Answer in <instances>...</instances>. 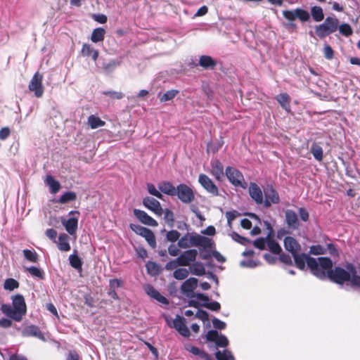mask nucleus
<instances>
[{
  "label": "nucleus",
  "mask_w": 360,
  "mask_h": 360,
  "mask_svg": "<svg viewBox=\"0 0 360 360\" xmlns=\"http://www.w3.org/2000/svg\"><path fill=\"white\" fill-rule=\"evenodd\" d=\"M346 269L336 266L334 269L327 273V277L332 281L342 285L349 281L352 287L360 288V276L357 275L356 267L348 263L345 266Z\"/></svg>",
  "instance_id": "1"
},
{
  "label": "nucleus",
  "mask_w": 360,
  "mask_h": 360,
  "mask_svg": "<svg viewBox=\"0 0 360 360\" xmlns=\"http://www.w3.org/2000/svg\"><path fill=\"white\" fill-rule=\"evenodd\" d=\"M13 306L3 304L1 306V311L6 316L15 321H20L22 316L26 314L27 307L25 299L21 295H16L13 297Z\"/></svg>",
  "instance_id": "2"
},
{
  "label": "nucleus",
  "mask_w": 360,
  "mask_h": 360,
  "mask_svg": "<svg viewBox=\"0 0 360 360\" xmlns=\"http://www.w3.org/2000/svg\"><path fill=\"white\" fill-rule=\"evenodd\" d=\"M292 256L293 257L296 266L300 269L304 270L305 269V264H307L311 273L315 276H323V274L317 270L318 262L316 259L308 257L305 253H299V252L292 255Z\"/></svg>",
  "instance_id": "3"
},
{
  "label": "nucleus",
  "mask_w": 360,
  "mask_h": 360,
  "mask_svg": "<svg viewBox=\"0 0 360 360\" xmlns=\"http://www.w3.org/2000/svg\"><path fill=\"white\" fill-rule=\"evenodd\" d=\"M339 21L335 17H327L324 22L315 27L316 35L323 39L335 32L338 27Z\"/></svg>",
  "instance_id": "4"
},
{
  "label": "nucleus",
  "mask_w": 360,
  "mask_h": 360,
  "mask_svg": "<svg viewBox=\"0 0 360 360\" xmlns=\"http://www.w3.org/2000/svg\"><path fill=\"white\" fill-rule=\"evenodd\" d=\"M226 176L229 181L235 186L245 188L247 183L245 181L243 174L232 167H227L226 169Z\"/></svg>",
  "instance_id": "5"
},
{
  "label": "nucleus",
  "mask_w": 360,
  "mask_h": 360,
  "mask_svg": "<svg viewBox=\"0 0 360 360\" xmlns=\"http://www.w3.org/2000/svg\"><path fill=\"white\" fill-rule=\"evenodd\" d=\"M282 13L284 18L288 21H295L296 19H299L304 22L308 21L310 18L309 12L300 8L294 10H284Z\"/></svg>",
  "instance_id": "6"
},
{
  "label": "nucleus",
  "mask_w": 360,
  "mask_h": 360,
  "mask_svg": "<svg viewBox=\"0 0 360 360\" xmlns=\"http://www.w3.org/2000/svg\"><path fill=\"white\" fill-rule=\"evenodd\" d=\"M178 198L184 203L188 204L195 199V194L193 189L185 184H180L176 186Z\"/></svg>",
  "instance_id": "7"
},
{
  "label": "nucleus",
  "mask_w": 360,
  "mask_h": 360,
  "mask_svg": "<svg viewBox=\"0 0 360 360\" xmlns=\"http://www.w3.org/2000/svg\"><path fill=\"white\" fill-rule=\"evenodd\" d=\"M43 76L37 72L31 79L28 89L30 91L34 92V96L37 98H41L44 91V89L42 84Z\"/></svg>",
  "instance_id": "8"
},
{
  "label": "nucleus",
  "mask_w": 360,
  "mask_h": 360,
  "mask_svg": "<svg viewBox=\"0 0 360 360\" xmlns=\"http://www.w3.org/2000/svg\"><path fill=\"white\" fill-rule=\"evenodd\" d=\"M74 214L79 216V212L77 210H72L69 212V215ZM61 223L70 235H75L76 233L78 227V217H70L68 219L63 218L61 219Z\"/></svg>",
  "instance_id": "9"
},
{
  "label": "nucleus",
  "mask_w": 360,
  "mask_h": 360,
  "mask_svg": "<svg viewBox=\"0 0 360 360\" xmlns=\"http://www.w3.org/2000/svg\"><path fill=\"white\" fill-rule=\"evenodd\" d=\"M198 182L207 193L214 196L219 195L218 187L207 175L200 174L198 176Z\"/></svg>",
  "instance_id": "10"
},
{
  "label": "nucleus",
  "mask_w": 360,
  "mask_h": 360,
  "mask_svg": "<svg viewBox=\"0 0 360 360\" xmlns=\"http://www.w3.org/2000/svg\"><path fill=\"white\" fill-rule=\"evenodd\" d=\"M205 337L207 341L214 342L217 347H226L229 345L227 338L224 335L219 333L216 330H209Z\"/></svg>",
  "instance_id": "11"
},
{
  "label": "nucleus",
  "mask_w": 360,
  "mask_h": 360,
  "mask_svg": "<svg viewBox=\"0 0 360 360\" xmlns=\"http://www.w3.org/2000/svg\"><path fill=\"white\" fill-rule=\"evenodd\" d=\"M189 238L191 247H202L205 250H208L211 249L214 245V242L211 238L200 235L191 236Z\"/></svg>",
  "instance_id": "12"
},
{
  "label": "nucleus",
  "mask_w": 360,
  "mask_h": 360,
  "mask_svg": "<svg viewBox=\"0 0 360 360\" xmlns=\"http://www.w3.org/2000/svg\"><path fill=\"white\" fill-rule=\"evenodd\" d=\"M265 200H263L264 207H269L271 205L278 204L280 201L278 193L271 186H268L264 190Z\"/></svg>",
  "instance_id": "13"
},
{
  "label": "nucleus",
  "mask_w": 360,
  "mask_h": 360,
  "mask_svg": "<svg viewBox=\"0 0 360 360\" xmlns=\"http://www.w3.org/2000/svg\"><path fill=\"white\" fill-rule=\"evenodd\" d=\"M197 286L198 279L195 278H189L182 283L181 290L187 297H194V290Z\"/></svg>",
  "instance_id": "14"
},
{
  "label": "nucleus",
  "mask_w": 360,
  "mask_h": 360,
  "mask_svg": "<svg viewBox=\"0 0 360 360\" xmlns=\"http://www.w3.org/2000/svg\"><path fill=\"white\" fill-rule=\"evenodd\" d=\"M198 256V251L195 249H191L183 252L179 257L180 266H190L191 262H194Z\"/></svg>",
  "instance_id": "15"
},
{
  "label": "nucleus",
  "mask_w": 360,
  "mask_h": 360,
  "mask_svg": "<svg viewBox=\"0 0 360 360\" xmlns=\"http://www.w3.org/2000/svg\"><path fill=\"white\" fill-rule=\"evenodd\" d=\"M316 261L318 262L317 270L323 274V276L318 278L320 279H324L328 276V271L333 270L331 269L333 266V262L330 258L326 257H319Z\"/></svg>",
  "instance_id": "16"
},
{
  "label": "nucleus",
  "mask_w": 360,
  "mask_h": 360,
  "mask_svg": "<svg viewBox=\"0 0 360 360\" xmlns=\"http://www.w3.org/2000/svg\"><path fill=\"white\" fill-rule=\"evenodd\" d=\"M211 170L210 173L218 181H221L224 176V166L221 162L215 159L212 160L210 162Z\"/></svg>",
  "instance_id": "17"
},
{
  "label": "nucleus",
  "mask_w": 360,
  "mask_h": 360,
  "mask_svg": "<svg viewBox=\"0 0 360 360\" xmlns=\"http://www.w3.org/2000/svg\"><path fill=\"white\" fill-rule=\"evenodd\" d=\"M174 328L184 337H189L190 331L185 324V319L182 316L177 315L173 321Z\"/></svg>",
  "instance_id": "18"
},
{
  "label": "nucleus",
  "mask_w": 360,
  "mask_h": 360,
  "mask_svg": "<svg viewBox=\"0 0 360 360\" xmlns=\"http://www.w3.org/2000/svg\"><path fill=\"white\" fill-rule=\"evenodd\" d=\"M134 214L141 223L144 224L151 226H157L158 224L153 218L143 210L134 209Z\"/></svg>",
  "instance_id": "19"
},
{
  "label": "nucleus",
  "mask_w": 360,
  "mask_h": 360,
  "mask_svg": "<svg viewBox=\"0 0 360 360\" xmlns=\"http://www.w3.org/2000/svg\"><path fill=\"white\" fill-rule=\"evenodd\" d=\"M143 205L157 214H162V209L159 201L151 197H146L143 199Z\"/></svg>",
  "instance_id": "20"
},
{
  "label": "nucleus",
  "mask_w": 360,
  "mask_h": 360,
  "mask_svg": "<svg viewBox=\"0 0 360 360\" xmlns=\"http://www.w3.org/2000/svg\"><path fill=\"white\" fill-rule=\"evenodd\" d=\"M285 221L289 228L297 229L300 226L297 213L292 210H287L285 212Z\"/></svg>",
  "instance_id": "21"
},
{
  "label": "nucleus",
  "mask_w": 360,
  "mask_h": 360,
  "mask_svg": "<svg viewBox=\"0 0 360 360\" xmlns=\"http://www.w3.org/2000/svg\"><path fill=\"white\" fill-rule=\"evenodd\" d=\"M264 224L266 226V228L269 229V233L267 236V246L271 252L274 254H279L281 252V248L280 245L271 237L272 228L268 221H265Z\"/></svg>",
  "instance_id": "22"
},
{
  "label": "nucleus",
  "mask_w": 360,
  "mask_h": 360,
  "mask_svg": "<svg viewBox=\"0 0 360 360\" xmlns=\"http://www.w3.org/2000/svg\"><path fill=\"white\" fill-rule=\"evenodd\" d=\"M22 334L25 337H36L41 340H45L44 334L37 326L34 325L25 327L22 330Z\"/></svg>",
  "instance_id": "23"
},
{
  "label": "nucleus",
  "mask_w": 360,
  "mask_h": 360,
  "mask_svg": "<svg viewBox=\"0 0 360 360\" xmlns=\"http://www.w3.org/2000/svg\"><path fill=\"white\" fill-rule=\"evenodd\" d=\"M249 194L257 204L263 203V193L261 188L255 183H251L249 186Z\"/></svg>",
  "instance_id": "24"
},
{
  "label": "nucleus",
  "mask_w": 360,
  "mask_h": 360,
  "mask_svg": "<svg viewBox=\"0 0 360 360\" xmlns=\"http://www.w3.org/2000/svg\"><path fill=\"white\" fill-rule=\"evenodd\" d=\"M284 247L285 250L292 255L295 254L301 250V245L299 243L291 236H287L284 239Z\"/></svg>",
  "instance_id": "25"
},
{
  "label": "nucleus",
  "mask_w": 360,
  "mask_h": 360,
  "mask_svg": "<svg viewBox=\"0 0 360 360\" xmlns=\"http://www.w3.org/2000/svg\"><path fill=\"white\" fill-rule=\"evenodd\" d=\"M145 291L152 298L156 300L159 302L167 304H169V302L167 299L162 295L153 286L151 285H147L145 287Z\"/></svg>",
  "instance_id": "26"
},
{
  "label": "nucleus",
  "mask_w": 360,
  "mask_h": 360,
  "mask_svg": "<svg viewBox=\"0 0 360 360\" xmlns=\"http://www.w3.org/2000/svg\"><path fill=\"white\" fill-rule=\"evenodd\" d=\"M158 188L160 192L170 196H175L176 193V187L169 181H162L158 184Z\"/></svg>",
  "instance_id": "27"
},
{
  "label": "nucleus",
  "mask_w": 360,
  "mask_h": 360,
  "mask_svg": "<svg viewBox=\"0 0 360 360\" xmlns=\"http://www.w3.org/2000/svg\"><path fill=\"white\" fill-rule=\"evenodd\" d=\"M198 64L206 70H213L217 65V61L210 56H201L199 58Z\"/></svg>",
  "instance_id": "28"
},
{
  "label": "nucleus",
  "mask_w": 360,
  "mask_h": 360,
  "mask_svg": "<svg viewBox=\"0 0 360 360\" xmlns=\"http://www.w3.org/2000/svg\"><path fill=\"white\" fill-rule=\"evenodd\" d=\"M58 248L60 251L67 252L70 250V245L69 243V237L65 233H61L58 236V241L57 243Z\"/></svg>",
  "instance_id": "29"
},
{
  "label": "nucleus",
  "mask_w": 360,
  "mask_h": 360,
  "mask_svg": "<svg viewBox=\"0 0 360 360\" xmlns=\"http://www.w3.org/2000/svg\"><path fill=\"white\" fill-rule=\"evenodd\" d=\"M82 54L84 56H91L94 61H96L98 57V51L93 49L91 45L84 44L82 46Z\"/></svg>",
  "instance_id": "30"
},
{
  "label": "nucleus",
  "mask_w": 360,
  "mask_h": 360,
  "mask_svg": "<svg viewBox=\"0 0 360 360\" xmlns=\"http://www.w3.org/2000/svg\"><path fill=\"white\" fill-rule=\"evenodd\" d=\"M46 184L50 188V192L53 194L56 193L60 188V184L58 181L56 180L52 176L49 175L46 179Z\"/></svg>",
  "instance_id": "31"
},
{
  "label": "nucleus",
  "mask_w": 360,
  "mask_h": 360,
  "mask_svg": "<svg viewBox=\"0 0 360 360\" xmlns=\"http://www.w3.org/2000/svg\"><path fill=\"white\" fill-rule=\"evenodd\" d=\"M105 31L102 27H98L93 30L91 36V40L94 43L103 41L104 39Z\"/></svg>",
  "instance_id": "32"
},
{
  "label": "nucleus",
  "mask_w": 360,
  "mask_h": 360,
  "mask_svg": "<svg viewBox=\"0 0 360 360\" xmlns=\"http://www.w3.org/2000/svg\"><path fill=\"white\" fill-rule=\"evenodd\" d=\"M189 271L196 276H202L205 274V269L201 262H194L189 266Z\"/></svg>",
  "instance_id": "33"
},
{
  "label": "nucleus",
  "mask_w": 360,
  "mask_h": 360,
  "mask_svg": "<svg viewBox=\"0 0 360 360\" xmlns=\"http://www.w3.org/2000/svg\"><path fill=\"white\" fill-rule=\"evenodd\" d=\"M70 266L81 272L82 271V262L77 254H72L69 256Z\"/></svg>",
  "instance_id": "34"
},
{
  "label": "nucleus",
  "mask_w": 360,
  "mask_h": 360,
  "mask_svg": "<svg viewBox=\"0 0 360 360\" xmlns=\"http://www.w3.org/2000/svg\"><path fill=\"white\" fill-rule=\"evenodd\" d=\"M311 14L314 21L321 22L324 19V14L321 7L318 6H312Z\"/></svg>",
  "instance_id": "35"
},
{
  "label": "nucleus",
  "mask_w": 360,
  "mask_h": 360,
  "mask_svg": "<svg viewBox=\"0 0 360 360\" xmlns=\"http://www.w3.org/2000/svg\"><path fill=\"white\" fill-rule=\"evenodd\" d=\"M310 152L317 161L321 162L323 160V152L322 148L320 146L317 145L316 143H313L311 146Z\"/></svg>",
  "instance_id": "36"
},
{
  "label": "nucleus",
  "mask_w": 360,
  "mask_h": 360,
  "mask_svg": "<svg viewBox=\"0 0 360 360\" xmlns=\"http://www.w3.org/2000/svg\"><path fill=\"white\" fill-rule=\"evenodd\" d=\"M276 101L280 103L283 109L288 110L290 108V96L286 93H283L278 95L276 97Z\"/></svg>",
  "instance_id": "37"
},
{
  "label": "nucleus",
  "mask_w": 360,
  "mask_h": 360,
  "mask_svg": "<svg viewBox=\"0 0 360 360\" xmlns=\"http://www.w3.org/2000/svg\"><path fill=\"white\" fill-rule=\"evenodd\" d=\"M179 94V91L176 89H171L160 95L158 94V97L161 102H167L172 101L177 94Z\"/></svg>",
  "instance_id": "38"
},
{
  "label": "nucleus",
  "mask_w": 360,
  "mask_h": 360,
  "mask_svg": "<svg viewBox=\"0 0 360 360\" xmlns=\"http://www.w3.org/2000/svg\"><path fill=\"white\" fill-rule=\"evenodd\" d=\"M76 193L72 191L65 192L63 194L60 198L57 200L58 202L61 204H65L69 202L73 201L76 199Z\"/></svg>",
  "instance_id": "39"
},
{
  "label": "nucleus",
  "mask_w": 360,
  "mask_h": 360,
  "mask_svg": "<svg viewBox=\"0 0 360 360\" xmlns=\"http://www.w3.org/2000/svg\"><path fill=\"white\" fill-rule=\"evenodd\" d=\"M215 356L217 360H235L232 353L228 349H224L223 352L217 351Z\"/></svg>",
  "instance_id": "40"
},
{
  "label": "nucleus",
  "mask_w": 360,
  "mask_h": 360,
  "mask_svg": "<svg viewBox=\"0 0 360 360\" xmlns=\"http://www.w3.org/2000/svg\"><path fill=\"white\" fill-rule=\"evenodd\" d=\"M88 123L91 129H96L100 127H103L105 124V122L101 120L98 117L91 115L88 118Z\"/></svg>",
  "instance_id": "41"
},
{
  "label": "nucleus",
  "mask_w": 360,
  "mask_h": 360,
  "mask_svg": "<svg viewBox=\"0 0 360 360\" xmlns=\"http://www.w3.org/2000/svg\"><path fill=\"white\" fill-rule=\"evenodd\" d=\"M189 275L188 269L184 268H179L174 270L173 272V276L176 280H184Z\"/></svg>",
  "instance_id": "42"
},
{
  "label": "nucleus",
  "mask_w": 360,
  "mask_h": 360,
  "mask_svg": "<svg viewBox=\"0 0 360 360\" xmlns=\"http://www.w3.org/2000/svg\"><path fill=\"white\" fill-rule=\"evenodd\" d=\"M25 258L31 262H37L39 260V256L37 253L34 250L25 249L22 251Z\"/></svg>",
  "instance_id": "43"
},
{
  "label": "nucleus",
  "mask_w": 360,
  "mask_h": 360,
  "mask_svg": "<svg viewBox=\"0 0 360 360\" xmlns=\"http://www.w3.org/2000/svg\"><path fill=\"white\" fill-rule=\"evenodd\" d=\"M142 236L145 238L146 240L151 248H155L156 247L155 237L151 230L148 229Z\"/></svg>",
  "instance_id": "44"
},
{
  "label": "nucleus",
  "mask_w": 360,
  "mask_h": 360,
  "mask_svg": "<svg viewBox=\"0 0 360 360\" xmlns=\"http://www.w3.org/2000/svg\"><path fill=\"white\" fill-rule=\"evenodd\" d=\"M148 273L151 276L158 275L160 273L159 266L154 262H148L146 264Z\"/></svg>",
  "instance_id": "45"
},
{
  "label": "nucleus",
  "mask_w": 360,
  "mask_h": 360,
  "mask_svg": "<svg viewBox=\"0 0 360 360\" xmlns=\"http://www.w3.org/2000/svg\"><path fill=\"white\" fill-rule=\"evenodd\" d=\"M25 271L29 272L32 276L39 278H44V271L41 269L36 266L25 267Z\"/></svg>",
  "instance_id": "46"
},
{
  "label": "nucleus",
  "mask_w": 360,
  "mask_h": 360,
  "mask_svg": "<svg viewBox=\"0 0 360 360\" xmlns=\"http://www.w3.org/2000/svg\"><path fill=\"white\" fill-rule=\"evenodd\" d=\"M186 349L188 352H190L191 353H192L193 354H194L195 356H200L202 359L203 357H207V354L205 353L203 350L199 349L197 347H195V346H193V345H187L186 346Z\"/></svg>",
  "instance_id": "47"
},
{
  "label": "nucleus",
  "mask_w": 360,
  "mask_h": 360,
  "mask_svg": "<svg viewBox=\"0 0 360 360\" xmlns=\"http://www.w3.org/2000/svg\"><path fill=\"white\" fill-rule=\"evenodd\" d=\"M261 264V262L258 260L248 259L242 260L240 262V266L243 268L254 269Z\"/></svg>",
  "instance_id": "48"
},
{
  "label": "nucleus",
  "mask_w": 360,
  "mask_h": 360,
  "mask_svg": "<svg viewBox=\"0 0 360 360\" xmlns=\"http://www.w3.org/2000/svg\"><path fill=\"white\" fill-rule=\"evenodd\" d=\"M222 144H223L222 141H218L217 142L208 143L207 146V152L215 153L222 146Z\"/></svg>",
  "instance_id": "49"
},
{
  "label": "nucleus",
  "mask_w": 360,
  "mask_h": 360,
  "mask_svg": "<svg viewBox=\"0 0 360 360\" xmlns=\"http://www.w3.org/2000/svg\"><path fill=\"white\" fill-rule=\"evenodd\" d=\"M19 286L18 282L13 278H7L4 284V288L8 290H13Z\"/></svg>",
  "instance_id": "50"
},
{
  "label": "nucleus",
  "mask_w": 360,
  "mask_h": 360,
  "mask_svg": "<svg viewBox=\"0 0 360 360\" xmlns=\"http://www.w3.org/2000/svg\"><path fill=\"white\" fill-rule=\"evenodd\" d=\"M229 236L233 240H235L237 243L242 244V245H245L247 243L250 242V240H248V238H246L245 237L241 236L240 235H239L238 233H237L235 231H232L229 234Z\"/></svg>",
  "instance_id": "51"
},
{
  "label": "nucleus",
  "mask_w": 360,
  "mask_h": 360,
  "mask_svg": "<svg viewBox=\"0 0 360 360\" xmlns=\"http://www.w3.org/2000/svg\"><path fill=\"white\" fill-rule=\"evenodd\" d=\"M120 63L121 62L118 60H112L107 63H104L103 68L106 72H111L120 66Z\"/></svg>",
  "instance_id": "52"
},
{
  "label": "nucleus",
  "mask_w": 360,
  "mask_h": 360,
  "mask_svg": "<svg viewBox=\"0 0 360 360\" xmlns=\"http://www.w3.org/2000/svg\"><path fill=\"white\" fill-rule=\"evenodd\" d=\"M339 32L342 35L348 37L352 34V30L351 26L349 24L344 23L341 25H338Z\"/></svg>",
  "instance_id": "53"
},
{
  "label": "nucleus",
  "mask_w": 360,
  "mask_h": 360,
  "mask_svg": "<svg viewBox=\"0 0 360 360\" xmlns=\"http://www.w3.org/2000/svg\"><path fill=\"white\" fill-rule=\"evenodd\" d=\"M147 189L150 195H154L159 199H162L163 195L158 190L156 189L155 186L153 184L148 183Z\"/></svg>",
  "instance_id": "54"
},
{
  "label": "nucleus",
  "mask_w": 360,
  "mask_h": 360,
  "mask_svg": "<svg viewBox=\"0 0 360 360\" xmlns=\"http://www.w3.org/2000/svg\"><path fill=\"white\" fill-rule=\"evenodd\" d=\"M180 235L181 234L178 231L172 230L167 233L166 238L168 241L174 243L179 240Z\"/></svg>",
  "instance_id": "55"
},
{
  "label": "nucleus",
  "mask_w": 360,
  "mask_h": 360,
  "mask_svg": "<svg viewBox=\"0 0 360 360\" xmlns=\"http://www.w3.org/2000/svg\"><path fill=\"white\" fill-rule=\"evenodd\" d=\"M178 246L184 249H186L191 247L190 238L188 235H185L179 239Z\"/></svg>",
  "instance_id": "56"
},
{
  "label": "nucleus",
  "mask_w": 360,
  "mask_h": 360,
  "mask_svg": "<svg viewBox=\"0 0 360 360\" xmlns=\"http://www.w3.org/2000/svg\"><path fill=\"white\" fill-rule=\"evenodd\" d=\"M202 307H206L212 311H217L220 309L221 305L217 301L203 302Z\"/></svg>",
  "instance_id": "57"
},
{
  "label": "nucleus",
  "mask_w": 360,
  "mask_h": 360,
  "mask_svg": "<svg viewBox=\"0 0 360 360\" xmlns=\"http://www.w3.org/2000/svg\"><path fill=\"white\" fill-rule=\"evenodd\" d=\"M253 245L255 248L259 250H264L266 245H267V236L264 238H259L253 242Z\"/></svg>",
  "instance_id": "58"
},
{
  "label": "nucleus",
  "mask_w": 360,
  "mask_h": 360,
  "mask_svg": "<svg viewBox=\"0 0 360 360\" xmlns=\"http://www.w3.org/2000/svg\"><path fill=\"white\" fill-rule=\"evenodd\" d=\"M130 228L136 234L140 235L141 236L145 233V232L148 229L146 227L141 226L138 225V224H130Z\"/></svg>",
  "instance_id": "59"
},
{
  "label": "nucleus",
  "mask_w": 360,
  "mask_h": 360,
  "mask_svg": "<svg viewBox=\"0 0 360 360\" xmlns=\"http://www.w3.org/2000/svg\"><path fill=\"white\" fill-rule=\"evenodd\" d=\"M238 215L239 213L236 210L226 212V217L227 219V222L229 226H231L232 221H233Z\"/></svg>",
  "instance_id": "60"
},
{
  "label": "nucleus",
  "mask_w": 360,
  "mask_h": 360,
  "mask_svg": "<svg viewBox=\"0 0 360 360\" xmlns=\"http://www.w3.org/2000/svg\"><path fill=\"white\" fill-rule=\"evenodd\" d=\"M323 53H324V57L328 60L332 59L334 56L333 50L328 44H325V46H324Z\"/></svg>",
  "instance_id": "61"
},
{
  "label": "nucleus",
  "mask_w": 360,
  "mask_h": 360,
  "mask_svg": "<svg viewBox=\"0 0 360 360\" xmlns=\"http://www.w3.org/2000/svg\"><path fill=\"white\" fill-rule=\"evenodd\" d=\"M178 266H180V262L178 260V257L175 259L168 262L165 264V269L170 271L176 269Z\"/></svg>",
  "instance_id": "62"
},
{
  "label": "nucleus",
  "mask_w": 360,
  "mask_h": 360,
  "mask_svg": "<svg viewBox=\"0 0 360 360\" xmlns=\"http://www.w3.org/2000/svg\"><path fill=\"white\" fill-rule=\"evenodd\" d=\"M309 253L311 255H322L324 253V248L321 245H313L310 248Z\"/></svg>",
  "instance_id": "63"
},
{
  "label": "nucleus",
  "mask_w": 360,
  "mask_h": 360,
  "mask_svg": "<svg viewBox=\"0 0 360 360\" xmlns=\"http://www.w3.org/2000/svg\"><path fill=\"white\" fill-rule=\"evenodd\" d=\"M195 317L203 321H207L209 319L208 313L206 311L198 309L195 314Z\"/></svg>",
  "instance_id": "64"
}]
</instances>
